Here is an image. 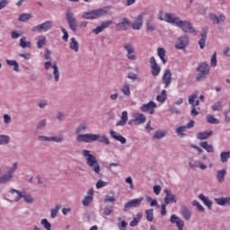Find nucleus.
Wrapping results in <instances>:
<instances>
[{
  "label": "nucleus",
  "instance_id": "1",
  "mask_svg": "<svg viewBox=\"0 0 230 230\" xmlns=\"http://www.w3.org/2000/svg\"><path fill=\"white\" fill-rule=\"evenodd\" d=\"M86 130H89V123L81 122L76 129V141L78 143H94V141H98V143H105V145H111V140L109 137L105 136H101L99 134L86 133L84 134Z\"/></svg>",
  "mask_w": 230,
  "mask_h": 230
},
{
  "label": "nucleus",
  "instance_id": "2",
  "mask_svg": "<svg viewBox=\"0 0 230 230\" xmlns=\"http://www.w3.org/2000/svg\"><path fill=\"white\" fill-rule=\"evenodd\" d=\"M82 155L84 157L86 161L87 166L91 168L92 172H94V173H100L102 172L100 163L96 159V156L94 155L91 154L90 150L84 149L82 151Z\"/></svg>",
  "mask_w": 230,
  "mask_h": 230
},
{
  "label": "nucleus",
  "instance_id": "3",
  "mask_svg": "<svg viewBox=\"0 0 230 230\" xmlns=\"http://www.w3.org/2000/svg\"><path fill=\"white\" fill-rule=\"evenodd\" d=\"M109 10H111V5L104 6L100 9L92 10L88 12L83 13V19H100V17H103V15H107L109 13Z\"/></svg>",
  "mask_w": 230,
  "mask_h": 230
},
{
  "label": "nucleus",
  "instance_id": "4",
  "mask_svg": "<svg viewBox=\"0 0 230 230\" xmlns=\"http://www.w3.org/2000/svg\"><path fill=\"white\" fill-rule=\"evenodd\" d=\"M17 171V162L13 164L12 167L8 169L7 173L3 174V170L0 169V184H7L13 179V173Z\"/></svg>",
  "mask_w": 230,
  "mask_h": 230
},
{
  "label": "nucleus",
  "instance_id": "5",
  "mask_svg": "<svg viewBox=\"0 0 230 230\" xmlns=\"http://www.w3.org/2000/svg\"><path fill=\"white\" fill-rule=\"evenodd\" d=\"M198 74L196 75L197 82H200V80H204L209 75V64L207 62H202L197 68Z\"/></svg>",
  "mask_w": 230,
  "mask_h": 230
},
{
  "label": "nucleus",
  "instance_id": "6",
  "mask_svg": "<svg viewBox=\"0 0 230 230\" xmlns=\"http://www.w3.org/2000/svg\"><path fill=\"white\" fill-rule=\"evenodd\" d=\"M66 19L70 30L76 33L78 31V21H76V17H75V13L71 12V9L66 10Z\"/></svg>",
  "mask_w": 230,
  "mask_h": 230
},
{
  "label": "nucleus",
  "instance_id": "7",
  "mask_svg": "<svg viewBox=\"0 0 230 230\" xmlns=\"http://www.w3.org/2000/svg\"><path fill=\"white\" fill-rule=\"evenodd\" d=\"M45 69H49V67H52L53 69V76L56 83L59 82L60 80V70L58 69V65L57 62L52 63L51 61H47L44 64Z\"/></svg>",
  "mask_w": 230,
  "mask_h": 230
},
{
  "label": "nucleus",
  "instance_id": "8",
  "mask_svg": "<svg viewBox=\"0 0 230 230\" xmlns=\"http://www.w3.org/2000/svg\"><path fill=\"white\" fill-rule=\"evenodd\" d=\"M53 28V21H46L43 23L34 26L31 29L33 33H37V31H49Z\"/></svg>",
  "mask_w": 230,
  "mask_h": 230
},
{
  "label": "nucleus",
  "instance_id": "9",
  "mask_svg": "<svg viewBox=\"0 0 230 230\" xmlns=\"http://www.w3.org/2000/svg\"><path fill=\"white\" fill-rule=\"evenodd\" d=\"M123 48L127 51V58L128 60H137V56L136 55V48L132 43H124Z\"/></svg>",
  "mask_w": 230,
  "mask_h": 230
},
{
  "label": "nucleus",
  "instance_id": "10",
  "mask_svg": "<svg viewBox=\"0 0 230 230\" xmlns=\"http://www.w3.org/2000/svg\"><path fill=\"white\" fill-rule=\"evenodd\" d=\"M178 28H181L185 33H196L195 29L191 26V22L188 21L180 20Z\"/></svg>",
  "mask_w": 230,
  "mask_h": 230
},
{
  "label": "nucleus",
  "instance_id": "11",
  "mask_svg": "<svg viewBox=\"0 0 230 230\" xmlns=\"http://www.w3.org/2000/svg\"><path fill=\"white\" fill-rule=\"evenodd\" d=\"M164 192L165 193L164 198V204L165 206H168V204H177V196L175 194L172 193V190H164Z\"/></svg>",
  "mask_w": 230,
  "mask_h": 230
},
{
  "label": "nucleus",
  "instance_id": "12",
  "mask_svg": "<svg viewBox=\"0 0 230 230\" xmlns=\"http://www.w3.org/2000/svg\"><path fill=\"white\" fill-rule=\"evenodd\" d=\"M142 202H143V198H138V199H131V200L128 201L124 205V211L127 212L131 208H139V206H141Z\"/></svg>",
  "mask_w": 230,
  "mask_h": 230
},
{
  "label": "nucleus",
  "instance_id": "13",
  "mask_svg": "<svg viewBox=\"0 0 230 230\" xmlns=\"http://www.w3.org/2000/svg\"><path fill=\"white\" fill-rule=\"evenodd\" d=\"M164 20L165 22H169V24H172V26H178L181 22V18L173 13H165Z\"/></svg>",
  "mask_w": 230,
  "mask_h": 230
},
{
  "label": "nucleus",
  "instance_id": "14",
  "mask_svg": "<svg viewBox=\"0 0 230 230\" xmlns=\"http://www.w3.org/2000/svg\"><path fill=\"white\" fill-rule=\"evenodd\" d=\"M9 193L10 202H19L22 199V192L15 189H11Z\"/></svg>",
  "mask_w": 230,
  "mask_h": 230
},
{
  "label": "nucleus",
  "instance_id": "15",
  "mask_svg": "<svg viewBox=\"0 0 230 230\" xmlns=\"http://www.w3.org/2000/svg\"><path fill=\"white\" fill-rule=\"evenodd\" d=\"M111 24H112V21L111 20L102 22L100 26H98L97 28L92 31V33H93L94 35H100V33H102L103 30H107V28H109Z\"/></svg>",
  "mask_w": 230,
  "mask_h": 230
},
{
  "label": "nucleus",
  "instance_id": "16",
  "mask_svg": "<svg viewBox=\"0 0 230 230\" xmlns=\"http://www.w3.org/2000/svg\"><path fill=\"white\" fill-rule=\"evenodd\" d=\"M188 42H190V38L188 36H181L176 41V49H184L186 46H188Z\"/></svg>",
  "mask_w": 230,
  "mask_h": 230
},
{
  "label": "nucleus",
  "instance_id": "17",
  "mask_svg": "<svg viewBox=\"0 0 230 230\" xmlns=\"http://www.w3.org/2000/svg\"><path fill=\"white\" fill-rule=\"evenodd\" d=\"M94 200V189H90L87 191V195L84 197V199L82 200L83 206H90L91 202Z\"/></svg>",
  "mask_w": 230,
  "mask_h": 230
},
{
  "label": "nucleus",
  "instance_id": "18",
  "mask_svg": "<svg viewBox=\"0 0 230 230\" xmlns=\"http://www.w3.org/2000/svg\"><path fill=\"white\" fill-rule=\"evenodd\" d=\"M130 27V20L128 18H123L122 22L117 23L115 28H117L118 31H123L125 30H128Z\"/></svg>",
  "mask_w": 230,
  "mask_h": 230
},
{
  "label": "nucleus",
  "instance_id": "19",
  "mask_svg": "<svg viewBox=\"0 0 230 230\" xmlns=\"http://www.w3.org/2000/svg\"><path fill=\"white\" fill-rule=\"evenodd\" d=\"M162 80L164 84V88L168 89V87L170 86V84H172V71L170 69H166L164 71V74L162 77Z\"/></svg>",
  "mask_w": 230,
  "mask_h": 230
},
{
  "label": "nucleus",
  "instance_id": "20",
  "mask_svg": "<svg viewBox=\"0 0 230 230\" xmlns=\"http://www.w3.org/2000/svg\"><path fill=\"white\" fill-rule=\"evenodd\" d=\"M210 21L213 22V24H223V22H226V15L220 14L217 15L215 13H211L209 15Z\"/></svg>",
  "mask_w": 230,
  "mask_h": 230
},
{
  "label": "nucleus",
  "instance_id": "21",
  "mask_svg": "<svg viewBox=\"0 0 230 230\" xmlns=\"http://www.w3.org/2000/svg\"><path fill=\"white\" fill-rule=\"evenodd\" d=\"M110 136L116 141H119V143H121V145H125V143H127V138H125V137L121 136L119 133H118L112 129L110 130Z\"/></svg>",
  "mask_w": 230,
  "mask_h": 230
},
{
  "label": "nucleus",
  "instance_id": "22",
  "mask_svg": "<svg viewBox=\"0 0 230 230\" xmlns=\"http://www.w3.org/2000/svg\"><path fill=\"white\" fill-rule=\"evenodd\" d=\"M133 118L135 119V125H143L146 122V117L143 113H134Z\"/></svg>",
  "mask_w": 230,
  "mask_h": 230
},
{
  "label": "nucleus",
  "instance_id": "23",
  "mask_svg": "<svg viewBox=\"0 0 230 230\" xmlns=\"http://www.w3.org/2000/svg\"><path fill=\"white\" fill-rule=\"evenodd\" d=\"M151 109H157V103L154 101H150L148 103L143 104L140 107V111H142V112H148Z\"/></svg>",
  "mask_w": 230,
  "mask_h": 230
},
{
  "label": "nucleus",
  "instance_id": "24",
  "mask_svg": "<svg viewBox=\"0 0 230 230\" xmlns=\"http://www.w3.org/2000/svg\"><path fill=\"white\" fill-rule=\"evenodd\" d=\"M211 136H213V130L199 132L197 133L196 137L199 141H204V139H208Z\"/></svg>",
  "mask_w": 230,
  "mask_h": 230
},
{
  "label": "nucleus",
  "instance_id": "25",
  "mask_svg": "<svg viewBox=\"0 0 230 230\" xmlns=\"http://www.w3.org/2000/svg\"><path fill=\"white\" fill-rule=\"evenodd\" d=\"M143 27V14L138 15L132 23L133 30H141Z\"/></svg>",
  "mask_w": 230,
  "mask_h": 230
},
{
  "label": "nucleus",
  "instance_id": "26",
  "mask_svg": "<svg viewBox=\"0 0 230 230\" xmlns=\"http://www.w3.org/2000/svg\"><path fill=\"white\" fill-rule=\"evenodd\" d=\"M127 121H128V113L124 111H122L121 118L117 122L116 127H125V125H127Z\"/></svg>",
  "mask_w": 230,
  "mask_h": 230
},
{
  "label": "nucleus",
  "instance_id": "27",
  "mask_svg": "<svg viewBox=\"0 0 230 230\" xmlns=\"http://www.w3.org/2000/svg\"><path fill=\"white\" fill-rule=\"evenodd\" d=\"M200 37L199 45L200 49H204V48H206V40L208 39V31H206V29H203Z\"/></svg>",
  "mask_w": 230,
  "mask_h": 230
},
{
  "label": "nucleus",
  "instance_id": "28",
  "mask_svg": "<svg viewBox=\"0 0 230 230\" xmlns=\"http://www.w3.org/2000/svg\"><path fill=\"white\" fill-rule=\"evenodd\" d=\"M171 224H176L177 227H184V221L181 219V217H177L176 215L171 216L170 218Z\"/></svg>",
  "mask_w": 230,
  "mask_h": 230
},
{
  "label": "nucleus",
  "instance_id": "29",
  "mask_svg": "<svg viewBox=\"0 0 230 230\" xmlns=\"http://www.w3.org/2000/svg\"><path fill=\"white\" fill-rule=\"evenodd\" d=\"M181 213L184 220H191V211H190V208H188V207L183 206L181 209Z\"/></svg>",
  "mask_w": 230,
  "mask_h": 230
},
{
  "label": "nucleus",
  "instance_id": "30",
  "mask_svg": "<svg viewBox=\"0 0 230 230\" xmlns=\"http://www.w3.org/2000/svg\"><path fill=\"white\" fill-rule=\"evenodd\" d=\"M69 48L72 51H75V53H78L80 49V46L78 45V41L75 38L70 39V44Z\"/></svg>",
  "mask_w": 230,
  "mask_h": 230
},
{
  "label": "nucleus",
  "instance_id": "31",
  "mask_svg": "<svg viewBox=\"0 0 230 230\" xmlns=\"http://www.w3.org/2000/svg\"><path fill=\"white\" fill-rule=\"evenodd\" d=\"M165 136H168V130H156L153 136V139L159 141V139H163Z\"/></svg>",
  "mask_w": 230,
  "mask_h": 230
},
{
  "label": "nucleus",
  "instance_id": "32",
  "mask_svg": "<svg viewBox=\"0 0 230 230\" xmlns=\"http://www.w3.org/2000/svg\"><path fill=\"white\" fill-rule=\"evenodd\" d=\"M215 202L218 206H230V198H217L215 199Z\"/></svg>",
  "mask_w": 230,
  "mask_h": 230
},
{
  "label": "nucleus",
  "instance_id": "33",
  "mask_svg": "<svg viewBox=\"0 0 230 230\" xmlns=\"http://www.w3.org/2000/svg\"><path fill=\"white\" fill-rule=\"evenodd\" d=\"M199 199L203 201V203L205 204V206H207L208 209H211V207L213 206V201H211L208 197L204 196V194H199Z\"/></svg>",
  "mask_w": 230,
  "mask_h": 230
},
{
  "label": "nucleus",
  "instance_id": "34",
  "mask_svg": "<svg viewBox=\"0 0 230 230\" xmlns=\"http://www.w3.org/2000/svg\"><path fill=\"white\" fill-rule=\"evenodd\" d=\"M227 173V171L226 169H222L217 171V179L219 183H222L226 181V174Z\"/></svg>",
  "mask_w": 230,
  "mask_h": 230
},
{
  "label": "nucleus",
  "instance_id": "35",
  "mask_svg": "<svg viewBox=\"0 0 230 230\" xmlns=\"http://www.w3.org/2000/svg\"><path fill=\"white\" fill-rule=\"evenodd\" d=\"M199 145L201 148H204V150H206V152H208V153L215 152V147H213V145H209L208 141H203Z\"/></svg>",
  "mask_w": 230,
  "mask_h": 230
},
{
  "label": "nucleus",
  "instance_id": "36",
  "mask_svg": "<svg viewBox=\"0 0 230 230\" xmlns=\"http://www.w3.org/2000/svg\"><path fill=\"white\" fill-rule=\"evenodd\" d=\"M19 46L20 48H22V49H26V48H31V41H27L26 37H22L20 39Z\"/></svg>",
  "mask_w": 230,
  "mask_h": 230
},
{
  "label": "nucleus",
  "instance_id": "37",
  "mask_svg": "<svg viewBox=\"0 0 230 230\" xmlns=\"http://www.w3.org/2000/svg\"><path fill=\"white\" fill-rule=\"evenodd\" d=\"M198 98V95L197 94H192L189 97V103L190 105H191V107H199L200 102L199 100H197L195 102V99Z\"/></svg>",
  "mask_w": 230,
  "mask_h": 230
},
{
  "label": "nucleus",
  "instance_id": "38",
  "mask_svg": "<svg viewBox=\"0 0 230 230\" xmlns=\"http://www.w3.org/2000/svg\"><path fill=\"white\" fill-rule=\"evenodd\" d=\"M60 209H62L61 205H56L55 208H51L50 210L51 218H57V217H58V211H60Z\"/></svg>",
  "mask_w": 230,
  "mask_h": 230
},
{
  "label": "nucleus",
  "instance_id": "39",
  "mask_svg": "<svg viewBox=\"0 0 230 230\" xmlns=\"http://www.w3.org/2000/svg\"><path fill=\"white\" fill-rule=\"evenodd\" d=\"M22 199H23L24 202L27 204H33V202H35V199L26 192H22Z\"/></svg>",
  "mask_w": 230,
  "mask_h": 230
},
{
  "label": "nucleus",
  "instance_id": "40",
  "mask_svg": "<svg viewBox=\"0 0 230 230\" xmlns=\"http://www.w3.org/2000/svg\"><path fill=\"white\" fill-rule=\"evenodd\" d=\"M10 136L8 135H0V146H2L3 145H10Z\"/></svg>",
  "mask_w": 230,
  "mask_h": 230
},
{
  "label": "nucleus",
  "instance_id": "41",
  "mask_svg": "<svg viewBox=\"0 0 230 230\" xmlns=\"http://www.w3.org/2000/svg\"><path fill=\"white\" fill-rule=\"evenodd\" d=\"M189 166H190V168H198V166H199L200 170L208 169V165H205L204 164H201L200 162H196L194 164L192 162H190Z\"/></svg>",
  "mask_w": 230,
  "mask_h": 230
},
{
  "label": "nucleus",
  "instance_id": "42",
  "mask_svg": "<svg viewBox=\"0 0 230 230\" xmlns=\"http://www.w3.org/2000/svg\"><path fill=\"white\" fill-rule=\"evenodd\" d=\"M230 159V151L221 152L220 154V161L221 163H227Z\"/></svg>",
  "mask_w": 230,
  "mask_h": 230
},
{
  "label": "nucleus",
  "instance_id": "43",
  "mask_svg": "<svg viewBox=\"0 0 230 230\" xmlns=\"http://www.w3.org/2000/svg\"><path fill=\"white\" fill-rule=\"evenodd\" d=\"M6 64L7 66H13V71H16V73H19L20 71L19 63H17V61L7 59Z\"/></svg>",
  "mask_w": 230,
  "mask_h": 230
},
{
  "label": "nucleus",
  "instance_id": "44",
  "mask_svg": "<svg viewBox=\"0 0 230 230\" xmlns=\"http://www.w3.org/2000/svg\"><path fill=\"white\" fill-rule=\"evenodd\" d=\"M36 44L37 48H39L40 49H41V48H44V46H46V36H40Z\"/></svg>",
  "mask_w": 230,
  "mask_h": 230
},
{
  "label": "nucleus",
  "instance_id": "45",
  "mask_svg": "<svg viewBox=\"0 0 230 230\" xmlns=\"http://www.w3.org/2000/svg\"><path fill=\"white\" fill-rule=\"evenodd\" d=\"M151 73L153 76H159V73H161L159 65L151 66Z\"/></svg>",
  "mask_w": 230,
  "mask_h": 230
},
{
  "label": "nucleus",
  "instance_id": "46",
  "mask_svg": "<svg viewBox=\"0 0 230 230\" xmlns=\"http://www.w3.org/2000/svg\"><path fill=\"white\" fill-rule=\"evenodd\" d=\"M33 15L30 13H23L21 14L18 18V21H21V22H26V21H30V19H32Z\"/></svg>",
  "mask_w": 230,
  "mask_h": 230
},
{
  "label": "nucleus",
  "instance_id": "47",
  "mask_svg": "<svg viewBox=\"0 0 230 230\" xmlns=\"http://www.w3.org/2000/svg\"><path fill=\"white\" fill-rule=\"evenodd\" d=\"M158 57L161 58L163 64H166V51L164 49H158Z\"/></svg>",
  "mask_w": 230,
  "mask_h": 230
},
{
  "label": "nucleus",
  "instance_id": "48",
  "mask_svg": "<svg viewBox=\"0 0 230 230\" xmlns=\"http://www.w3.org/2000/svg\"><path fill=\"white\" fill-rule=\"evenodd\" d=\"M207 121L211 125H218V123H220V120H218V119H216L212 115H207Z\"/></svg>",
  "mask_w": 230,
  "mask_h": 230
},
{
  "label": "nucleus",
  "instance_id": "49",
  "mask_svg": "<svg viewBox=\"0 0 230 230\" xmlns=\"http://www.w3.org/2000/svg\"><path fill=\"white\" fill-rule=\"evenodd\" d=\"M120 91L125 96H130V84L122 85Z\"/></svg>",
  "mask_w": 230,
  "mask_h": 230
},
{
  "label": "nucleus",
  "instance_id": "50",
  "mask_svg": "<svg viewBox=\"0 0 230 230\" xmlns=\"http://www.w3.org/2000/svg\"><path fill=\"white\" fill-rule=\"evenodd\" d=\"M156 100L160 103H164L166 102V90H163L161 94L156 96Z\"/></svg>",
  "mask_w": 230,
  "mask_h": 230
},
{
  "label": "nucleus",
  "instance_id": "51",
  "mask_svg": "<svg viewBox=\"0 0 230 230\" xmlns=\"http://www.w3.org/2000/svg\"><path fill=\"white\" fill-rule=\"evenodd\" d=\"M146 215L147 222H153L154 221V208H150L148 210H146Z\"/></svg>",
  "mask_w": 230,
  "mask_h": 230
},
{
  "label": "nucleus",
  "instance_id": "52",
  "mask_svg": "<svg viewBox=\"0 0 230 230\" xmlns=\"http://www.w3.org/2000/svg\"><path fill=\"white\" fill-rule=\"evenodd\" d=\"M175 132L177 136H179L180 137L186 136V134L183 133V132H186V126L179 127L178 128H176Z\"/></svg>",
  "mask_w": 230,
  "mask_h": 230
},
{
  "label": "nucleus",
  "instance_id": "53",
  "mask_svg": "<svg viewBox=\"0 0 230 230\" xmlns=\"http://www.w3.org/2000/svg\"><path fill=\"white\" fill-rule=\"evenodd\" d=\"M46 128V119H41L36 126L37 130H44Z\"/></svg>",
  "mask_w": 230,
  "mask_h": 230
},
{
  "label": "nucleus",
  "instance_id": "54",
  "mask_svg": "<svg viewBox=\"0 0 230 230\" xmlns=\"http://www.w3.org/2000/svg\"><path fill=\"white\" fill-rule=\"evenodd\" d=\"M64 139V135H59L58 137H50V141H53L54 143H63Z\"/></svg>",
  "mask_w": 230,
  "mask_h": 230
},
{
  "label": "nucleus",
  "instance_id": "55",
  "mask_svg": "<svg viewBox=\"0 0 230 230\" xmlns=\"http://www.w3.org/2000/svg\"><path fill=\"white\" fill-rule=\"evenodd\" d=\"M41 226H43V227L46 230H51V223H49V221H48V219L44 218L40 221Z\"/></svg>",
  "mask_w": 230,
  "mask_h": 230
},
{
  "label": "nucleus",
  "instance_id": "56",
  "mask_svg": "<svg viewBox=\"0 0 230 230\" xmlns=\"http://www.w3.org/2000/svg\"><path fill=\"white\" fill-rule=\"evenodd\" d=\"M141 220V216L137 215V217L133 218V220L129 223L130 227H136L139 221Z\"/></svg>",
  "mask_w": 230,
  "mask_h": 230
},
{
  "label": "nucleus",
  "instance_id": "57",
  "mask_svg": "<svg viewBox=\"0 0 230 230\" xmlns=\"http://www.w3.org/2000/svg\"><path fill=\"white\" fill-rule=\"evenodd\" d=\"M211 109L214 112L217 111H220L222 109V102H217L214 103L212 105Z\"/></svg>",
  "mask_w": 230,
  "mask_h": 230
},
{
  "label": "nucleus",
  "instance_id": "58",
  "mask_svg": "<svg viewBox=\"0 0 230 230\" xmlns=\"http://www.w3.org/2000/svg\"><path fill=\"white\" fill-rule=\"evenodd\" d=\"M192 206L197 208L198 210L204 213L205 208H204V207H202V205H200V203H199V201H197V200L192 201Z\"/></svg>",
  "mask_w": 230,
  "mask_h": 230
},
{
  "label": "nucleus",
  "instance_id": "59",
  "mask_svg": "<svg viewBox=\"0 0 230 230\" xmlns=\"http://www.w3.org/2000/svg\"><path fill=\"white\" fill-rule=\"evenodd\" d=\"M216 66H217V52H214L210 59V67H215Z\"/></svg>",
  "mask_w": 230,
  "mask_h": 230
},
{
  "label": "nucleus",
  "instance_id": "60",
  "mask_svg": "<svg viewBox=\"0 0 230 230\" xmlns=\"http://www.w3.org/2000/svg\"><path fill=\"white\" fill-rule=\"evenodd\" d=\"M38 140L41 141L42 143H48V142L51 141V137L39 136Z\"/></svg>",
  "mask_w": 230,
  "mask_h": 230
},
{
  "label": "nucleus",
  "instance_id": "61",
  "mask_svg": "<svg viewBox=\"0 0 230 230\" xmlns=\"http://www.w3.org/2000/svg\"><path fill=\"white\" fill-rule=\"evenodd\" d=\"M3 118L4 125H10L12 123V117L9 114H4Z\"/></svg>",
  "mask_w": 230,
  "mask_h": 230
},
{
  "label": "nucleus",
  "instance_id": "62",
  "mask_svg": "<svg viewBox=\"0 0 230 230\" xmlns=\"http://www.w3.org/2000/svg\"><path fill=\"white\" fill-rule=\"evenodd\" d=\"M108 182L107 181H103L102 180H99L96 183V188L97 190H100V188H105V186H107Z\"/></svg>",
  "mask_w": 230,
  "mask_h": 230
},
{
  "label": "nucleus",
  "instance_id": "63",
  "mask_svg": "<svg viewBox=\"0 0 230 230\" xmlns=\"http://www.w3.org/2000/svg\"><path fill=\"white\" fill-rule=\"evenodd\" d=\"M8 4H10V1L0 0V10H4V8H6V6H8Z\"/></svg>",
  "mask_w": 230,
  "mask_h": 230
},
{
  "label": "nucleus",
  "instance_id": "64",
  "mask_svg": "<svg viewBox=\"0 0 230 230\" xmlns=\"http://www.w3.org/2000/svg\"><path fill=\"white\" fill-rule=\"evenodd\" d=\"M104 202H116V196H109L105 197Z\"/></svg>",
  "mask_w": 230,
  "mask_h": 230
}]
</instances>
